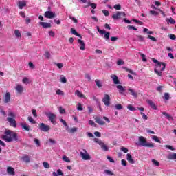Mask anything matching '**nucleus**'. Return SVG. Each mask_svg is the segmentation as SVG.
<instances>
[{
    "mask_svg": "<svg viewBox=\"0 0 176 176\" xmlns=\"http://www.w3.org/2000/svg\"><path fill=\"white\" fill-rule=\"evenodd\" d=\"M165 148H166L167 149H170V151H175V148L174 147H173V146H170V145H165L164 146Z\"/></svg>",
    "mask_w": 176,
    "mask_h": 176,
    "instance_id": "3c124183",
    "label": "nucleus"
},
{
    "mask_svg": "<svg viewBox=\"0 0 176 176\" xmlns=\"http://www.w3.org/2000/svg\"><path fill=\"white\" fill-rule=\"evenodd\" d=\"M162 115H164V116H166V119L169 121V122H173L174 121V118H173V116H171V115L168 114L167 112L166 111H163Z\"/></svg>",
    "mask_w": 176,
    "mask_h": 176,
    "instance_id": "dca6fc26",
    "label": "nucleus"
},
{
    "mask_svg": "<svg viewBox=\"0 0 176 176\" xmlns=\"http://www.w3.org/2000/svg\"><path fill=\"white\" fill-rule=\"evenodd\" d=\"M3 101L4 104H9V102H10V93H6V94L3 97Z\"/></svg>",
    "mask_w": 176,
    "mask_h": 176,
    "instance_id": "9b49d317",
    "label": "nucleus"
},
{
    "mask_svg": "<svg viewBox=\"0 0 176 176\" xmlns=\"http://www.w3.org/2000/svg\"><path fill=\"white\" fill-rule=\"evenodd\" d=\"M128 91H129L130 95L133 96V97H135V98L138 97V93H137V91H135V90H134L133 88H129Z\"/></svg>",
    "mask_w": 176,
    "mask_h": 176,
    "instance_id": "ddd939ff",
    "label": "nucleus"
},
{
    "mask_svg": "<svg viewBox=\"0 0 176 176\" xmlns=\"http://www.w3.org/2000/svg\"><path fill=\"white\" fill-rule=\"evenodd\" d=\"M40 25L43 26V28H51L52 24L47 23V22H40Z\"/></svg>",
    "mask_w": 176,
    "mask_h": 176,
    "instance_id": "aec40b11",
    "label": "nucleus"
},
{
    "mask_svg": "<svg viewBox=\"0 0 176 176\" xmlns=\"http://www.w3.org/2000/svg\"><path fill=\"white\" fill-rule=\"evenodd\" d=\"M126 160H128L129 163H130L131 164H134V163H135V162L133 159V156H131V154L130 153H128L126 155Z\"/></svg>",
    "mask_w": 176,
    "mask_h": 176,
    "instance_id": "a211bd4d",
    "label": "nucleus"
},
{
    "mask_svg": "<svg viewBox=\"0 0 176 176\" xmlns=\"http://www.w3.org/2000/svg\"><path fill=\"white\" fill-rule=\"evenodd\" d=\"M166 21H168L170 24H175V20L170 17L169 19H166Z\"/></svg>",
    "mask_w": 176,
    "mask_h": 176,
    "instance_id": "09e8293b",
    "label": "nucleus"
},
{
    "mask_svg": "<svg viewBox=\"0 0 176 176\" xmlns=\"http://www.w3.org/2000/svg\"><path fill=\"white\" fill-rule=\"evenodd\" d=\"M44 16L46 19H54V17H56V13L52 11H46Z\"/></svg>",
    "mask_w": 176,
    "mask_h": 176,
    "instance_id": "9d476101",
    "label": "nucleus"
},
{
    "mask_svg": "<svg viewBox=\"0 0 176 176\" xmlns=\"http://www.w3.org/2000/svg\"><path fill=\"white\" fill-rule=\"evenodd\" d=\"M21 126L22 129H24L26 131H30V126L28 125L27 124H21Z\"/></svg>",
    "mask_w": 176,
    "mask_h": 176,
    "instance_id": "c756f323",
    "label": "nucleus"
},
{
    "mask_svg": "<svg viewBox=\"0 0 176 176\" xmlns=\"http://www.w3.org/2000/svg\"><path fill=\"white\" fill-rule=\"evenodd\" d=\"M121 151L122 152H124V153H127V152H129V148H127L124 146H122V147H121Z\"/></svg>",
    "mask_w": 176,
    "mask_h": 176,
    "instance_id": "13d9d810",
    "label": "nucleus"
},
{
    "mask_svg": "<svg viewBox=\"0 0 176 176\" xmlns=\"http://www.w3.org/2000/svg\"><path fill=\"white\" fill-rule=\"evenodd\" d=\"M45 58H47V59L50 58V52H45Z\"/></svg>",
    "mask_w": 176,
    "mask_h": 176,
    "instance_id": "69168bd1",
    "label": "nucleus"
},
{
    "mask_svg": "<svg viewBox=\"0 0 176 176\" xmlns=\"http://www.w3.org/2000/svg\"><path fill=\"white\" fill-rule=\"evenodd\" d=\"M122 17H126V13L124 12L117 11L112 15L113 20H119Z\"/></svg>",
    "mask_w": 176,
    "mask_h": 176,
    "instance_id": "20e7f679",
    "label": "nucleus"
},
{
    "mask_svg": "<svg viewBox=\"0 0 176 176\" xmlns=\"http://www.w3.org/2000/svg\"><path fill=\"white\" fill-rule=\"evenodd\" d=\"M167 159H168V160H176V153L169 154L167 156Z\"/></svg>",
    "mask_w": 176,
    "mask_h": 176,
    "instance_id": "393cba45",
    "label": "nucleus"
},
{
    "mask_svg": "<svg viewBox=\"0 0 176 176\" xmlns=\"http://www.w3.org/2000/svg\"><path fill=\"white\" fill-rule=\"evenodd\" d=\"M56 94L58 96H64V91H61V89L56 90Z\"/></svg>",
    "mask_w": 176,
    "mask_h": 176,
    "instance_id": "37998d69",
    "label": "nucleus"
},
{
    "mask_svg": "<svg viewBox=\"0 0 176 176\" xmlns=\"http://www.w3.org/2000/svg\"><path fill=\"white\" fill-rule=\"evenodd\" d=\"M104 173L107 174V175H113V172L109 170H105Z\"/></svg>",
    "mask_w": 176,
    "mask_h": 176,
    "instance_id": "bf43d9fd",
    "label": "nucleus"
},
{
    "mask_svg": "<svg viewBox=\"0 0 176 176\" xmlns=\"http://www.w3.org/2000/svg\"><path fill=\"white\" fill-rule=\"evenodd\" d=\"M14 34L16 38H21V33L20 32V30H15Z\"/></svg>",
    "mask_w": 176,
    "mask_h": 176,
    "instance_id": "e433bc0d",
    "label": "nucleus"
},
{
    "mask_svg": "<svg viewBox=\"0 0 176 176\" xmlns=\"http://www.w3.org/2000/svg\"><path fill=\"white\" fill-rule=\"evenodd\" d=\"M166 64L164 62H160V66L157 65H155V68L154 69V72L158 76H163V71L166 69Z\"/></svg>",
    "mask_w": 176,
    "mask_h": 176,
    "instance_id": "f03ea898",
    "label": "nucleus"
},
{
    "mask_svg": "<svg viewBox=\"0 0 176 176\" xmlns=\"http://www.w3.org/2000/svg\"><path fill=\"white\" fill-rule=\"evenodd\" d=\"M104 39L105 41H109V32H107L106 33H104Z\"/></svg>",
    "mask_w": 176,
    "mask_h": 176,
    "instance_id": "0e129e2a",
    "label": "nucleus"
},
{
    "mask_svg": "<svg viewBox=\"0 0 176 176\" xmlns=\"http://www.w3.org/2000/svg\"><path fill=\"white\" fill-rule=\"evenodd\" d=\"M38 129L41 131H43L44 133H47L50 130V126L45 124L42 122L38 124Z\"/></svg>",
    "mask_w": 176,
    "mask_h": 176,
    "instance_id": "423d86ee",
    "label": "nucleus"
},
{
    "mask_svg": "<svg viewBox=\"0 0 176 176\" xmlns=\"http://www.w3.org/2000/svg\"><path fill=\"white\" fill-rule=\"evenodd\" d=\"M55 65H56V67H58V68H59V69H61V68L64 67V65L63 63H55Z\"/></svg>",
    "mask_w": 176,
    "mask_h": 176,
    "instance_id": "680f3d73",
    "label": "nucleus"
},
{
    "mask_svg": "<svg viewBox=\"0 0 176 176\" xmlns=\"http://www.w3.org/2000/svg\"><path fill=\"white\" fill-rule=\"evenodd\" d=\"M32 113L34 118H38V114H36V109H32Z\"/></svg>",
    "mask_w": 176,
    "mask_h": 176,
    "instance_id": "e2e57ef3",
    "label": "nucleus"
},
{
    "mask_svg": "<svg viewBox=\"0 0 176 176\" xmlns=\"http://www.w3.org/2000/svg\"><path fill=\"white\" fill-rule=\"evenodd\" d=\"M95 121L98 123V124H100V126H104V124H105V122H104V120L99 117H96Z\"/></svg>",
    "mask_w": 176,
    "mask_h": 176,
    "instance_id": "6ab92c4d",
    "label": "nucleus"
},
{
    "mask_svg": "<svg viewBox=\"0 0 176 176\" xmlns=\"http://www.w3.org/2000/svg\"><path fill=\"white\" fill-rule=\"evenodd\" d=\"M140 115L142 117V119H144V120H148V116L145 115V113L141 112Z\"/></svg>",
    "mask_w": 176,
    "mask_h": 176,
    "instance_id": "5fc2aeb1",
    "label": "nucleus"
},
{
    "mask_svg": "<svg viewBox=\"0 0 176 176\" xmlns=\"http://www.w3.org/2000/svg\"><path fill=\"white\" fill-rule=\"evenodd\" d=\"M113 8L116 10H120V9H122V6H120V4H116V6H113Z\"/></svg>",
    "mask_w": 176,
    "mask_h": 176,
    "instance_id": "864d4df0",
    "label": "nucleus"
},
{
    "mask_svg": "<svg viewBox=\"0 0 176 176\" xmlns=\"http://www.w3.org/2000/svg\"><path fill=\"white\" fill-rule=\"evenodd\" d=\"M117 89L119 90V91L121 94H123V93H124V91L126 90L122 85H117Z\"/></svg>",
    "mask_w": 176,
    "mask_h": 176,
    "instance_id": "7c9ffc66",
    "label": "nucleus"
},
{
    "mask_svg": "<svg viewBox=\"0 0 176 176\" xmlns=\"http://www.w3.org/2000/svg\"><path fill=\"white\" fill-rule=\"evenodd\" d=\"M4 134L2 135V140L6 142H12V141H19L17 133L11 130H6Z\"/></svg>",
    "mask_w": 176,
    "mask_h": 176,
    "instance_id": "f257e3e1",
    "label": "nucleus"
},
{
    "mask_svg": "<svg viewBox=\"0 0 176 176\" xmlns=\"http://www.w3.org/2000/svg\"><path fill=\"white\" fill-rule=\"evenodd\" d=\"M121 164L124 166V167H126L127 166V161H126L125 160H122Z\"/></svg>",
    "mask_w": 176,
    "mask_h": 176,
    "instance_id": "338daca9",
    "label": "nucleus"
},
{
    "mask_svg": "<svg viewBox=\"0 0 176 176\" xmlns=\"http://www.w3.org/2000/svg\"><path fill=\"white\" fill-rule=\"evenodd\" d=\"M105 107H109L111 105V96L108 94H104V97L102 99Z\"/></svg>",
    "mask_w": 176,
    "mask_h": 176,
    "instance_id": "0eeeda50",
    "label": "nucleus"
},
{
    "mask_svg": "<svg viewBox=\"0 0 176 176\" xmlns=\"http://www.w3.org/2000/svg\"><path fill=\"white\" fill-rule=\"evenodd\" d=\"M67 130L68 133H70L71 134H74V133H76V131H78V128L73 127L70 129H68V126H67Z\"/></svg>",
    "mask_w": 176,
    "mask_h": 176,
    "instance_id": "cd10ccee",
    "label": "nucleus"
},
{
    "mask_svg": "<svg viewBox=\"0 0 176 176\" xmlns=\"http://www.w3.org/2000/svg\"><path fill=\"white\" fill-rule=\"evenodd\" d=\"M94 142H96V144H98V145H100H100L103 143L102 141L100 140V139H98V138H94Z\"/></svg>",
    "mask_w": 176,
    "mask_h": 176,
    "instance_id": "ea45409f",
    "label": "nucleus"
},
{
    "mask_svg": "<svg viewBox=\"0 0 176 176\" xmlns=\"http://www.w3.org/2000/svg\"><path fill=\"white\" fill-rule=\"evenodd\" d=\"M147 103L148 104V105H150V107H151L153 109H154V111L157 110V107H156V104H155L153 101L148 100H147Z\"/></svg>",
    "mask_w": 176,
    "mask_h": 176,
    "instance_id": "f3484780",
    "label": "nucleus"
},
{
    "mask_svg": "<svg viewBox=\"0 0 176 176\" xmlns=\"http://www.w3.org/2000/svg\"><path fill=\"white\" fill-rule=\"evenodd\" d=\"M71 32H72V34H73V35H76V36L82 38V35H80V34L78 33V32H76V30L74 28H71Z\"/></svg>",
    "mask_w": 176,
    "mask_h": 176,
    "instance_id": "b1692460",
    "label": "nucleus"
},
{
    "mask_svg": "<svg viewBox=\"0 0 176 176\" xmlns=\"http://www.w3.org/2000/svg\"><path fill=\"white\" fill-rule=\"evenodd\" d=\"M111 78L114 83V85H120V81L119 80V77L116 74L111 75Z\"/></svg>",
    "mask_w": 176,
    "mask_h": 176,
    "instance_id": "f8f14e48",
    "label": "nucleus"
},
{
    "mask_svg": "<svg viewBox=\"0 0 176 176\" xmlns=\"http://www.w3.org/2000/svg\"><path fill=\"white\" fill-rule=\"evenodd\" d=\"M28 120L30 122V123H32V124H35V123H36V122H35V120H34V118H32V117L29 116L28 118Z\"/></svg>",
    "mask_w": 176,
    "mask_h": 176,
    "instance_id": "c03bdc74",
    "label": "nucleus"
},
{
    "mask_svg": "<svg viewBox=\"0 0 176 176\" xmlns=\"http://www.w3.org/2000/svg\"><path fill=\"white\" fill-rule=\"evenodd\" d=\"M123 64H124V61H123V60H122V59H119L117 61V65H123Z\"/></svg>",
    "mask_w": 176,
    "mask_h": 176,
    "instance_id": "052dcab7",
    "label": "nucleus"
},
{
    "mask_svg": "<svg viewBox=\"0 0 176 176\" xmlns=\"http://www.w3.org/2000/svg\"><path fill=\"white\" fill-rule=\"evenodd\" d=\"M23 89H24V88L23 87V85H16V91H17L18 93H19V94L23 93Z\"/></svg>",
    "mask_w": 176,
    "mask_h": 176,
    "instance_id": "5701e85b",
    "label": "nucleus"
},
{
    "mask_svg": "<svg viewBox=\"0 0 176 176\" xmlns=\"http://www.w3.org/2000/svg\"><path fill=\"white\" fill-rule=\"evenodd\" d=\"M101 148L104 152H107L109 150V148H108V146H107L104 142L100 145Z\"/></svg>",
    "mask_w": 176,
    "mask_h": 176,
    "instance_id": "c85d7f7f",
    "label": "nucleus"
},
{
    "mask_svg": "<svg viewBox=\"0 0 176 176\" xmlns=\"http://www.w3.org/2000/svg\"><path fill=\"white\" fill-rule=\"evenodd\" d=\"M78 43H79L80 45V50H85L86 49V45L85 44V41H83L81 39H78Z\"/></svg>",
    "mask_w": 176,
    "mask_h": 176,
    "instance_id": "2eb2a0df",
    "label": "nucleus"
},
{
    "mask_svg": "<svg viewBox=\"0 0 176 176\" xmlns=\"http://www.w3.org/2000/svg\"><path fill=\"white\" fill-rule=\"evenodd\" d=\"M164 100H166V101H168V100H170V94L165 93L164 94Z\"/></svg>",
    "mask_w": 176,
    "mask_h": 176,
    "instance_id": "4c0bfd02",
    "label": "nucleus"
},
{
    "mask_svg": "<svg viewBox=\"0 0 176 176\" xmlns=\"http://www.w3.org/2000/svg\"><path fill=\"white\" fill-rule=\"evenodd\" d=\"M149 13L150 14H151V16H159V13L157 12V11L150 10Z\"/></svg>",
    "mask_w": 176,
    "mask_h": 176,
    "instance_id": "58836bf2",
    "label": "nucleus"
},
{
    "mask_svg": "<svg viewBox=\"0 0 176 176\" xmlns=\"http://www.w3.org/2000/svg\"><path fill=\"white\" fill-rule=\"evenodd\" d=\"M60 82L61 83H66L67 82V78L64 76H60Z\"/></svg>",
    "mask_w": 176,
    "mask_h": 176,
    "instance_id": "a19ab883",
    "label": "nucleus"
},
{
    "mask_svg": "<svg viewBox=\"0 0 176 176\" xmlns=\"http://www.w3.org/2000/svg\"><path fill=\"white\" fill-rule=\"evenodd\" d=\"M152 61H153V63H155V64H156V65H157V67H160V62H159V60H157V59L152 58Z\"/></svg>",
    "mask_w": 176,
    "mask_h": 176,
    "instance_id": "a18cd8bd",
    "label": "nucleus"
},
{
    "mask_svg": "<svg viewBox=\"0 0 176 176\" xmlns=\"http://www.w3.org/2000/svg\"><path fill=\"white\" fill-rule=\"evenodd\" d=\"M85 153L80 152V156L82 158L83 160H90V155L87 153L86 150H83Z\"/></svg>",
    "mask_w": 176,
    "mask_h": 176,
    "instance_id": "6e6552de",
    "label": "nucleus"
},
{
    "mask_svg": "<svg viewBox=\"0 0 176 176\" xmlns=\"http://www.w3.org/2000/svg\"><path fill=\"white\" fill-rule=\"evenodd\" d=\"M138 39H135V38H133V41H138L139 42H145V39L144 38V37L141 35H137L136 36Z\"/></svg>",
    "mask_w": 176,
    "mask_h": 176,
    "instance_id": "bb28decb",
    "label": "nucleus"
},
{
    "mask_svg": "<svg viewBox=\"0 0 176 176\" xmlns=\"http://www.w3.org/2000/svg\"><path fill=\"white\" fill-rule=\"evenodd\" d=\"M22 160L25 162V163H30L31 162V159L28 155H25L22 157Z\"/></svg>",
    "mask_w": 176,
    "mask_h": 176,
    "instance_id": "a878e982",
    "label": "nucleus"
},
{
    "mask_svg": "<svg viewBox=\"0 0 176 176\" xmlns=\"http://www.w3.org/2000/svg\"><path fill=\"white\" fill-rule=\"evenodd\" d=\"M127 28L128 30H134V31H138V29H137L133 25H128Z\"/></svg>",
    "mask_w": 176,
    "mask_h": 176,
    "instance_id": "6e6d98bb",
    "label": "nucleus"
},
{
    "mask_svg": "<svg viewBox=\"0 0 176 176\" xmlns=\"http://www.w3.org/2000/svg\"><path fill=\"white\" fill-rule=\"evenodd\" d=\"M27 6V2L25 1H19L18 2V8L19 9H23V8Z\"/></svg>",
    "mask_w": 176,
    "mask_h": 176,
    "instance_id": "4be33fe9",
    "label": "nucleus"
},
{
    "mask_svg": "<svg viewBox=\"0 0 176 176\" xmlns=\"http://www.w3.org/2000/svg\"><path fill=\"white\" fill-rule=\"evenodd\" d=\"M107 160H109V162H110L111 163H115V160L109 155L107 156Z\"/></svg>",
    "mask_w": 176,
    "mask_h": 176,
    "instance_id": "603ef678",
    "label": "nucleus"
},
{
    "mask_svg": "<svg viewBox=\"0 0 176 176\" xmlns=\"http://www.w3.org/2000/svg\"><path fill=\"white\" fill-rule=\"evenodd\" d=\"M127 109L129 110V111H131L132 112H134V111H136L137 109H135L134 107H133V104H129L127 106Z\"/></svg>",
    "mask_w": 176,
    "mask_h": 176,
    "instance_id": "72a5a7b5",
    "label": "nucleus"
},
{
    "mask_svg": "<svg viewBox=\"0 0 176 176\" xmlns=\"http://www.w3.org/2000/svg\"><path fill=\"white\" fill-rule=\"evenodd\" d=\"M116 109L118 110V111H120L121 109H123V106L120 104H116Z\"/></svg>",
    "mask_w": 176,
    "mask_h": 176,
    "instance_id": "79ce46f5",
    "label": "nucleus"
},
{
    "mask_svg": "<svg viewBox=\"0 0 176 176\" xmlns=\"http://www.w3.org/2000/svg\"><path fill=\"white\" fill-rule=\"evenodd\" d=\"M46 116L50 119L51 123L52 124H57V122H56V118H57V116L53 113H46Z\"/></svg>",
    "mask_w": 176,
    "mask_h": 176,
    "instance_id": "39448f33",
    "label": "nucleus"
},
{
    "mask_svg": "<svg viewBox=\"0 0 176 176\" xmlns=\"http://www.w3.org/2000/svg\"><path fill=\"white\" fill-rule=\"evenodd\" d=\"M95 82L96 84V86L99 88L101 89L102 87V83L101 82V80L96 79L95 80Z\"/></svg>",
    "mask_w": 176,
    "mask_h": 176,
    "instance_id": "2f4dec72",
    "label": "nucleus"
},
{
    "mask_svg": "<svg viewBox=\"0 0 176 176\" xmlns=\"http://www.w3.org/2000/svg\"><path fill=\"white\" fill-rule=\"evenodd\" d=\"M74 94L80 98H86V96H85V95H83V94H82V92H80L79 90H76Z\"/></svg>",
    "mask_w": 176,
    "mask_h": 176,
    "instance_id": "412c9836",
    "label": "nucleus"
},
{
    "mask_svg": "<svg viewBox=\"0 0 176 176\" xmlns=\"http://www.w3.org/2000/svg\"><path fill=\"white\" fill-rule=\"evenodd\" d=\"M97 30L98 32H100L101 34V35H104V34H106L107 32H105V30H102L101 29H100L99 27H97Z\"/></svg>",
    "mask_w": 176,
    "mask_h": 176,
    "instance_id": "8fccbe9b",
    "label": "nucleus"
},
{
    "mask_svg": "<svg viewBox=\"0 0 176 176\" xmlns=\"http://www.w3.org/2000/svg\"><path fill=\"white\" fill-rule=\"evenodd\" d=\"M154 166H156L157 167H158V166H160V163L159 162V161L156 160H151Z\"/></svg>",
    "mask_w": 176,
    "mask_h": 176,
    "instance_id": "c9c22d12",
    "label": "nucleus"
},
{
    "mask_svg": "<svg viewBox=\"0 0 176 176\" xmlns=\"http://www.w3.org/2000/svg\"><path fill=\"white\" fill-rule=\"evenodd\" d=\"M102 12L104 14V16H109V11L107 10H103Z\"/></svg>",
    "mask_w": 176,
    "mask_h": 176,
    "instance_id": "774afa93",
    "label": "nucleus"
},
{
    "mask_svg": "<svg viewBox=\"0 0 176 176\" xmlns=\"http://www.w3.org/2000/svg\"><path fill=\"white\" fill-rule=\"evenodd\" d=\"M8 118H12V119H14L16 118V114L13 111H9Z\"/></svg>",
    "mask_w": 176,
    "mask_h": 176,
    "instance_id": "473e14b6",
    "label": "nucleus"
},
{
    "mask_svg": "<svg viewBox=\"0 0 176 176\" xmlns=\"http://www.w3.org/2000/svg\"><path fill=\"white\" fill-rule=\"evenodd\" d=\"M77 111H83V107H82L81 103H78V104H77Z\"/></svg>",
    "mask_w": 176,
    "mask_h": 176,
    "instance_id": "49530a36",
    "label": "nucleus"
},
{
    "mask_svg": "<svg viewBox=\"0 0 176 176\" xmlns=\"http://www.w3.org/2000/svg\"><path fill=\"white\" fill-rule=\"evenodd\" d=\"M43 166L45 168H50V164H49L47 162H44L43 163Z\"/></svg>",
    "mask_w": 176,
    "mask_h": 176,
    "instance_id": "de8ad7c7",
    "label": "nucleus"
},
{
    "mask_svg": "<svg viewBox=\"0 0 176 176\" xmlns=\"http://www.w3.org/2000/svg\"><path fill=\"white\" fill-rule=\"evenodd\" d=\"M7 120L8 121L10 126H11V127H17V122H16V120L14 118L8 117Z\"/></svg>",
    "mask_w": 176,
    "mask_h": 176,
    "instance_id": "1a4fd4ad",
    "label": "nucleus"
},
{
    "mask_svg": "<svg viewBox=\"0 0 176 176\" xmlns=\"http://www.w3.org/2000/svg\"><path fill=\"white\" fill-rule=\"evenodd\" d=\"M139 143L141 146H146V148H155V144L153 143H148L146 142V138L144 136L139 137Z\"/></svg>",
    "mask_w": 176,
    "mask_h": 176,
    "instance_id": "7ed1b4c3",
    "label": "nucleus"
},
{
    "mask_svg": "<svg viewBox=\"0 0 176 176\" xmlns=\"http://www.w3.org/2000/svg\"><path fill=\"white\" fill-rule=\"evenodd\" d=\"M63 160L64 162H66L67 163H71V160H69V158H68V157L67 156H63Z\"/></svg>",
    "mask_w": 176,
    "mask_h": 176,
    "instance_id": "4d7b16f0",
    "label": "nucleus"
},
{
    "mask_svg": "<svg viewBox=\"0 0 176 176\" xmlns=\"http://www.w3.org/2000/svg\"><path fill=\"white\" fill-rule=\"evenodd\" d=\"M152 140H154V141H155V142H158V144H162V141H160L159 140V138H157V136H156V135H153L152 137Z\"/></svg>",
    "mask_w": 176,
    "mask_h": 176,
    "instance_id": "f704fd0d",
    "label": "nucleus"
},
{
    "mask_svg": "<svg viewBox=\"0 0 176 176\" xmlns=\"http://www.w3.org/2000/svg\"><path fill=\"white\" fill-rule=\"evenodd\" d=\"M7 173L9 174V175L14 176L16 175V172L14 171V168H13L12 166H8L7 168Z\"/></svg>",
    "mask_w": 176,
    "mask_h": 176,
    "instance_id": "4468645a",
    "label": "nucleus"
}]
</instances>
